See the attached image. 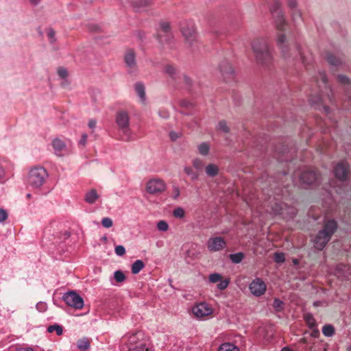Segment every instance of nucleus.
Wrapping results in <instances>:
<instances>
[{
    "mask_svg": "<svg viewBox=\"0 0 351 351\" xmlns=\"http://www.w3.org/2000/svg\"><path fill=\"white\" fill-rule=\"evenodd\" d=\"M252 47L258 64L267 66L272 62L271 51L266 39L261 38L254 40Z\"/></svg>",
    "mask_w": 351,
    "mask_h": 351,
    "instance_id": "obj_1",
    "label": "nucleus"
},
{
    "mask_svg": "<svg viewBox=\"0 0 351 351\" xmlns=\"http://www.w3.org/2000/svg\"><path fill=\"white\" fill-rule=\"evenodd\" d=\"M337 228L338 223L336 220L326 219L324 221L323 229L318 232L314 239V247L319 250L324 249L337 230Z\"/></svg>",
    "mask_w": 351,
    "mask_h": 351,
    "instance_id": "obj_2",
    "label": "nucleus"
},
{
    "mask_svg": "<svg viewBox=\"0 0 351 351\" xmlns=\"http://www.w3.org/2000/svg\"><path fill=\"white\" fill-rule=\"evenodd\" d=\"M315 81L319 88V93L315 97L311 96L308 99L312 105H319L322 103L325 94L330 101L332 100V90L328 86V79L324 72L319 71L315 77Z\"/></svg>",
    "mask_w": 351,
    "mask_h": 351,
    "instance_id": "obj_3",
    "label": "nucleus"
},
{
    "mask_svg": "<svg viewBox=\"0 0 351 351\" xmlns=\"http://www.w3.org/2000/svg\"><path fill=\"white\" fill-rule=\"evenodd\" d=\"M286 36L283 34H280L277 38V45L282 51V55L285 58L293 57V58H300L304 65L309 64V62L304 56L300 47L297 43H293L291 48L286 43Z\"/></svg>",
    "mask_w": 351,
    "mask_h": 351,
    "instance_id": "obj_4",
    "label": "nucleus"
},
{
    "mask_svg": "<svg viewBox=\"0 0 351 351\" xmlns=\"http://www.w3.org/2000/svg\"><path fill=\"white\" fill-rule=\"evenodd\" d=\"M115 122L118 128L123 132V138L125 141L131 139V132L130 129V116L127 111L121 110L117 112Z\"/></svg>",
    "mask_w": 351,
    "mask_h": 351,
    "instance_id": "obj_5",
    "label": "nucleus"
},
{
    "mask_svg": "<svg viewBox=\"0 0 351 351\" xmlns=\"http://www.w3.org/2000/svg\"><path fill=\"white\" fill-rule=\"evenodd\" d=\"M47 177L46 170L42 167H34L30 169L27 178L28 184L34 188L40 187Z\"/></svg>",
    "mask_w": 351,
    "mask_h": 351,
    "instance_id": "obj_6",
    "label": "nucleus"
},
{
    "mask_svg": "<svg viewBox=\"0 0 351 351\" xmlns=\"http://www.w3.org/2000/svg\"><path fill=\"white\" fill-rule=\"evenodd\" d=\"M281 6L282 3L280 0H274L270 6V11L274 18L276 28L278 30L283 31L287 25V22L281 10Z\"/></svg>",
    "mask_w": 351,
    "mask_h": 351,
    "instance_id": "obj_7",
    "label": "nucleus"
},
{
    "mask_svg": "<svg viewBox=\"0 0 351 351\" xmlns=\"http://www.w3.org/2000/svg\"><path fill=\"white\" fill-rule=\"evenodd\" d=\"M158 39L160 44L171 45L173 36L170 29V25L168 22L162 21L160 23V27L158 30Z\"/></svg>",
    "mask_w": 351,
    "mask_h": 351,
    "instance_id": "obj_8",
    "label": "nucleus"
},
{
    "mask_svg": "<svg viewBox=\"0 0 351 351\" xmlns=\"http://www.w3.org/2000/svg\"><path fill=\"white\" fill-rule=\"evenodd\" d=\"M62 299L68 306L75 309H82L84 306V300L74 291L65 293Z\"/></svg>",
    "mask_w": 351,
    "mask_h": 351,
    "instance_id": "obj_9",
    "label": "nucleus"
},
{
    "mask_svg": "<svg viewBox=\"0 0 351 351\" xmlns=\"http://www.w3.org/2000/svg\"><path fill=\"white\" fill-rule=\"evenodd\" d=\"M165 181L160 178L150 179L146 184V191L152 195H159L166 190Z\"/></svg>",
    "mask_w": 351,
    "mask_h": 351,
    "instance_id": "obj_10",
    "label": "nucleus"
},
{
    "mask_svg": "<svg viewBox=\"0 0 351 351\" xmlns=\"http://www.w3.org/2000/svg\"><path fill=\"white\" fill-rule=\"evenodd\" d=\"M319 178V174L315 169L307 168L300 174V181L302 184L311 185L316 183Z\"/></svg>",
    "mask_w": 351,
    "mask_h": 351,
    "instance_id": "obj_11",
    "label": "nucleus"
},
{
    "mask_svg": "<svg viewBox=\"0 0 351 351\" xmlns=\"http://www.w3.org/2000/svg\"><path fill=\"white\" fill-rule=\"evenodd\" d=\"M192 313L197 319H204L213 313V308L206 302H200L194 305Z\"/></svg>",
    "mask_w": 351,
    "mask_h": 351,
    "instance_id": "obj_12",
    "label": "nucleus"
},
{
    "mask_svg": "<svg viewBox=\"0 0 351 351\" xmlns=\"http://www.w3.org/2000/svg\"><path fill=\"white\" fill-rule=\"evenodd\" d=\"M249 289L252 295L259 297L265 293L267 286L262 279L256 278L251 282Z\"/></svg>",
    "mask_w": 351,
    "mask_h": 351,
    "instance_id": "obj_13",
    "label": "nucleus"
},
{
    "mask_svg": "<svg viewBox=\"0 0 351 351\" xmlns=\"http://www.w3.org/2000/svg\"><path fill=\"white\" fill-rule=\"evenodd\" d=\"M280 145L276 148L275 154H293L296 152L295 143L289 138L281 139Z\"/></svg>",
    "mask_w": 351,
    "mask_h": 351,
    "instance_id": "obj_14",
    "label": "nucleus"
},
{
    "mask_svg": "<svg viewBox=\"0 0 351 351\" xmlns=\"http://www.w3.org/2000/svg\"><path fill=\"white\" fill-rule=\"evenodd\" d=\"M334 173L339 181L346 180L349 173L348 164L344 162H339L334 168Z\"/></svg>",
    "mask_w": 351,
    "mask_h": 351,
    "instance_id": "obj_15",
    "label": "nucleus"
},
{
    "mask_svg": "<svg viewBox=\"0 0 351 351\" xmlns=\"http://www.w3.org/2000/svg\"><path fill=\"white\" fill-rule=\"evenodd\" d=\"M226 241L221 237H211L208 239L207 247L210 252H218L226 247Z\"/></svg>",
    "mask_w": 351,
    "mask_h": 351,
    "instance_id": "obj_16",
    "label": "nucleus"
},
{
    "mask_svg": "<svg viewBox=\"0 0 351 351\" xmlns=\"http://www.w3.org/2000/svg\"><path fill=\"white\" fill-rule=\"evenodd\" d=\"M124 62L132 73L136 69V55L133 49H128L124 55Z\"/></svg>",
    "mask_w": 351,
    "mask_h": 351,
    "instance_id": "obj_17",
    "label": "nucleus"
},
{
    "mask_svg": "<svg viewBox=\"0 0 351 351\" xmlns=\"http://www.w3.org/2000/svg\"><path fill=\"white\" fill-rule=\"evenodd\" d=\"M219 69L226 80H231L234 78V71L229 62L225 61L219 65Z\"/></svg>",
    "mask_w": 351,
    "mask_h": 351,
    "instance_id": "obj_18",
    "label": "nucleus"
},
{
    "mask_svg": "<svg viewBox=\"0 0 351 351\" xmlns=\"http://www.w3.org/2000/svg\"><path fill=\"white\" fill-rule=\"evenodd\" d=\"M336 275L341 279H348L351 276V266L340 263L336 267Z\"/></svg>",
    "mask_w": 351,
    "mask_h": 351,
    "instance_id": "obj_19",
    "label": "nucleus"
},
{
    "mask_svg": "<svg viewBox=\"0 0 351 351\" xmlns=\"http://www.w3.org/2000/svg\"><path fill=\"white\" fill-rule=\"evenodd\" d=\"M181 32L186 40L191 45L196 39V32L193 26L191 27H182Z\"/></svg>",
    "mask_w": 351,
    "mask_h": 351,
    "instance_id": "obj_20",
    "label": "nucleus"
},
{
    "mask_svg": "<svg viewBox=\"0 0 351 351\" xmlns=\"http://www.w3.org/2000/svg\"><path fill=\"white\" fill-rule=\"evenodd\" d=\"M143 335L141 332L131 334L127 337V346L132 345H138V343L146 344V341L143 338Z\"/></svg>",
    "mask_w": 351,
    "mask_h": 351,
    "instance_id": "obj_21",
    "label": "nucleus"
},
{
    "mask_svg": "<svg viewBox=\"0 0 351 351\" xmlns=\"http://www.w3.org/2000/svg\"><path fill=\"white\" fill-rule=\"evenodd\" d=\"M68 143L70 144L69 141L62 140L60 138H55L51 142V145L55 151L62 152L67 150L66 147Z\"/></svg>",
    "mask_w": 351,
    "mask_h": 351,
    "instance_id": "obj_22",
    "label": "nucleus"
},
{
    "mask_svg": "<svg viewBox=\"0 0 351 351\" xmlns=\"http://www.w3.org/2000/svg\"><path fill=\"white\" fill-rule=\"evenodd\" d=\"M327 62L333 66H339L343 64V59L340 57L336 56L334 53L328 52L325 56Z\"/></svg>",
    "mask_w": 351,
    "mask_h": 351,
    "instance_id": "obj_23",
    "label": "nucleus"
},
{
    "mask_svg": "<svg viewBox=\"0 0 351 351\" xmlns=\"http://www.w3.org/2000/svg\"><path fill=\"white\" fill-rule=\"evenodd\" d=\"M99 197V195L97 194V191L95 189H91L86 193L84 199L86 202L92 204H94Z\"/></svg>",
    "mask_w": 351,
    "mask_h": 351,
    "instance_id": "obj_24",
    "label": "nucleus"
},
{
    "mask_svg": "<svg viewBox=\"0 0 351 351\" xmlns=\"http://www.w3.org/2000/svg\"><path fill=\"white\" fill-rule=\"evenodd\" d=\"M135 90L140 97L141 100L144 102L145 101V88L142 82H136L135 84Z\"/></svg>",
    "mask_w": 351,
    "mask_h": 351,
    "instance_id": "obj_25",
    "label": "nucleus"
},
{
    "mask_svg": "<svg viewBox=\"0 0 351 351\" xmlns=\"http://www.w3.org/2000/svg\"><path fill=\"white\" fill-rule=\"evenodd\" d=\"M205 171L208 176L215 177L219 173V167L215 164H208L205 167Z\"/></svg>",
    "mask_w": 351,
    "mask_h": 351,
    "instance_id": "obj_26",
    "label": "nucleus"
},
{
    "mask_svg": "<svg viewBox=\"0 0 351 351\" xmlns=\"http://www.w3.org/2000/svg\"><path fill=\"white\" fill-rule=\"evenodd\" d=\"M77 346L82 351L87 350L90 348V340L87 337H83L77 341Z\"/></svg>",
    "mask_w": 351,
    "mask_h": 351,
    "instance_id": "obj_27",
    "label": "nucleus"
},
{
    "mask_svg": "<svg viewBox=\"0 0 351 351\" xmlns=\"http://www.w3.org/2000/svg\"><path fill=\"white\" fill-rule=\"evenodd\" d=\"M165 72L169 75V76L174 80H176L178 78V72L177 69L171 64H167L164 68Z\"/></svg>",
    "mask_w": 351,
    "mask_h": 351,
    "instance_id": "obj_28",
    "label": "nucleus"
},
{
    "mask_svg": "<svg viewBox=\"0 0 351 351\" xmlns=\"http://www.w3.org/2000/svg\"><path fill=\"white\" fill-rule=\"evenodd\" d=\"M304 319L306 322V324L311 329H313L316 328L317 323L316 320L315 319L314 317L311 313H306L304 315Z\"/></svg>",
    "mask_w": 351,
    "mask_h": 351,
    "instance_id": "obj_29",
    "label": "nucleus"
},
{
    "mask_svg": "<svg viewBox=\"0 0 351 351\" xmlns=\"http://www.w3.org/2000/svg\"><path fill=\"white\" fill-rule=\"evenodd\" d=\"M145 267V264L141 260H136L132 265V273L134 274H137Z\"/></svg>",
    "mask_w": 351,
    "mask_h": 351,
    "instance_id": "obj_30",
    "label": "nucleus"
},
{
    "mask_svg": "<svg viewBox=\"0 0 351 351\" xmlns=\"http://www.w3.org/2000/svg\"><path fill=\"white\" fill-rule=\"evenodd\" d=\"M322 333L324 336L330 337L335 334V328L331 324H326L322 328Z\"/></svg>",
    "mask_w": 351,
    "mask_h": 351,
    "instance_id": "obj_31",
    "label": "nucleus"
},
{
    "mask_svg": "<svg viewBox=\"0 0 351 351\" xmlns=\"http://www.w3.org/2000/svg\"><path fill=\"white\" fill-rule=\"evenodd\" d=\"M218 351H239V349L233 343H224L220 346Z\"/></svg>",
    "mask_w": 351,
    "mask_h": 351,
    "instance_id": "obj_32",
    "label": "nucleus"
},
{
    "mask_svg": "<svg viewBox=\"0 0 351 351\" xmlns=\"http://www.w3.org/2000/svg\"><path fill=\"white\" fill-rule=\"evenodd\" d=\"M128 351H148L146 344L138 343V345H132L127 346Z\"/></svg>",
    "mask_w": 351,
    "mask_h": 351,
    "instance_id": "obj_33",
    "label": "nucleus"
},
{
    "mask_svg": "<svg viewBox=\"0 0 351 351\" xmlns=\"http://www.w3.org/2000/svg\"><path fill=\"white\" fill-rule=\"evenodd\" d=\"M193 165L198 171H202L206 166V162L199 158L194 159L193 160Z\"/></svg>",
    "mask_w": 351,
    "mask_h": 351,
    "instance_id": "obj_34",
    "label": "nucleus"
},
{
    "mask_svg": "<svg viewBox=\"0 0 351 351\" xmlns=\"http://www.w3.org/2000/svg\"><path fill=\"white\" fill-rule=\"evenodd\" d=\"M244 258V254L242 252L231 254L230 255V259L233 263H240Z\"/></svg>",
    "mask_w": 351,
    "mask_h": 351,
    "instance_id": "obj_35",
    "label": "nucleus"
},
{
    "mask_svg": "<svg viewBox=\"0 0 351 351\" xmlns=\"http://www.w3.org/2000/svg\"><path fill=\"white\" fill-rule=\"evenodd\" d=\"M131 3L135 8L140 10L142 8L148 6L149 1V0H138L136 1H132Z\"/></svg>",
    "mask_w": 351,
    "mask_h": 351,
    "instance_id": "obj_36",
    "label": "nucleus"
},
{
    "mask_svg": "<svg viewBox=\"0 0 351 351\" xmlns=\"http://www.w3.org/2000/svg\"><path fill=\"white\" fill-rule=\"evenodd\" d=\"M217 130L226 134L229 133L230 130V128L227 125L226 121L224 120L220 121L219 122L217 125Z\"/></svg>",
    "mask_w": 351,
    "mask_h": 351,
    "instance_id": "obj_37",
    "label": "nucleus"
},
{
    "mask_svg": "<svg viewBox=\"0 0 351 351\" xmlns=\"http://www.w3.org/2000/svg\"><path fill=\"white\" fill-rule=\"evenodd\" d=\"M47 331L49 332H53V331H56V334L58 335H61L62 334L63 330L61 326L58 324H54L48 326Z\"/></svg>",
    "mask_w": 351,
    "mask_h": 351,
    "instance_id": "obj_38",
    "label": "nucleus"
},
{
    "mask_svg": "<svg viewBox=\"0 0 351 351\" xmlns=\"http://www.w3.org/2000/svg\"><path fill=\"white\" fill-rule=\"evenodd\" d=\"M337 80L340 84L347 86V88H350L351 85L350 79L346 75H339L337 76Z\"/></svg>",
    "mask_w": 351,
    "mask_h": 351,
    "instance_id": "obj_39",
    "label": "nucleus"
},
{
    "mask_svg": "<svg viewBox=\"0 0 351 351\" xmlns=\"http://www.w3.org/2000/svg\"><path fill=\"white\" fill-rule=\"evenodd\" d=\"M173 215L176 218L182 219L185 216V211L182 208L178 207L173 210Z\"/></svg>",
    "mask_w": 351,
    "mask_h": 351,
    "instance_id": "obj_40",
    "label": "nucleus"
},
{
    "mask_svg": "<svg viewBox=\"0 0 351 351\" xmlns=\"http://www.w3.org/2000/svg\"><path fill=\"white\" fill-rule=\"evenodd\" d=\"M210 149V145L204 142L198 146V151L199 154H208Z\"/></svg>",
    "mask_w": 351,
    "mask_h": 351,
    "instance_id": "obj_41",
    "label": "nucleus"
},
{
    "mask_svg": "<svg viewBox=\"0 0 351 351\" xmlns=\"http://www.w3.org/2000/svg\"><path fill=\"white\" fill-rule=\"evenodd\" d=\"M273 307L276 311H281L284 308V303L280 300L276 298L273 302Z\"/></svg>",
    "mask_w": 351,
    "mask_h": 351,
    "instance_id": "obj_42",
    "label": "nucleus"
},
{
    "mask_svg": "<svg viewBox=\"0 0 351 351\" xmlns=\"http://www.w3.org/2000/svg\"><path fill=\"white\" fill-rule=\"evenodd\" d=\"M209 281L211 283H217L221 280L222 276L217 273L211 274L208 277Z\"/></svg>",
    "mask_w": 351,
    "mask_h": 351,
    "instance_id": "obj_43",
    "label": "nucleus"
},
{
    "mask_svg": "<svg viewBox=\"0 0 351 351\" xmlns=\"http://www.w3.org/2000/svg\"><path fill=\"white\" fill-rule=\"evenodd\" d=\"M180 188L177 185L172 186V190L171 193V197L173 199H177L180 197Z\"/></svg>",
    "mask_w": 351,
    "mask_h": 351,
    "instance_id": "obj_44",
    "label": "nucleus"
},
{
    "mask_svg": "<svg viewBox=\"0 0 351 351\" xmlns=\"http://www.w3.org/2000/svg\"><path fill=\"white\" fill-rule=\"evenodd\" d=\"M114 278L117 282H122L125 279V274L121 271H116L114 273Z\"/></svg>",
    "mask_w": 351,
    "mask_h": 351,
    "instance_id": "obj_45",
    "label": "nucleus"
},
{
    "mask_svg": "<svg viewBox=\"0 0 351 351\" xmlns=\"http://www.w3.org/2000/svg\"><path fill=\"white\" fill-rule=\"evenodd\" d=\"M292 10V18L293 21L296 23L298 21H302L301 12L298 9L291 10Z\"/></svg>",
    "mask_w": 351,
    "mask_h": 351,
    "instance_id": "obj_46",
    "label": "nucleus"
},
{
    "mask_svg": "<svg viewBox=\"0 0 351 351\" xmlns=\"http://www.w3.org/2000/svg\"><path fill=\"white\" fill-rule=\"evenodd\" d=\"M157 228L160 231L165 232L169 229V225L165 221L161 220L158 222Z\"/></svg>",
    "mask_w": 351,
    "mask_h": 351,
    "instance_id": "obj_47",
    "label": "nucleus"
},
{
    "mask_svg": "<svg viewBox=\"0 0 351 351\" xmlns=\"http://www.w3.org/2000/svg\"><path fill=\"white\" fill-rule=\"evenodd\" d=\"M184 171L186 174L191 176L193 180H196L198 177V175L190 167H185Z\"/></svg>",
    "mask_w": 351,
    "mask_h": 351,
    "instance_id": "obj_48",
    "label": "nucleus"
},
{
    "mask_svg": "<svg viewBox=\"0 0 351 351\" xmlns=\"http://www.w3.org/2000/svg\"><path fill=\"white\" fill-rule=\"evenodd\" d=\"M274 261L278 263H283L285 261V254L280 252H276L274 254Z\"/></svg>",
    "mask_w": 351,
    "mask_h": 351,
    "instance_id": "obj_49",
    "label": "nucleus"
},
{
    "mask_svg": "<svg viewBox=\"0 0 351 351\" xmlns=\"http://www.w3.org/2000/svg\"><path fill=\"white\" fill-rule=\"evenodd\" d=\"M101 224L104 228H109L112 226V220L109 217H104L101 219Z\"/></svg>",
    "mask_w": 351,
    "mask_h": 351,
    "instance_id": "obj_50",
    "label": "nucleus"
},
{
    "mask_svg": "<svg viewBox=\"0 0 351 351\" xmlns=\"http://www.w3.org/2000/svg\"><path fill=\"white\" fill-rule=\"evenodd\" d=\"M230 280L228 278L226 280H222L219 281V283L217 285V288L220 290L226 289L229 285Z\"/></svg>",
    "mask_w": 351,
    "mask_h": 351,
    "instance_id": "obj_51",
    "label": "nucleus"
},
{
    "mask_svg": "<svg viewBox=\"0 0 351 351\" xmlns=\"http://www.w3.org/2000/svg\"><path fill=\"white\" fill-rule=\"evenodd\" d=\"M47 37L49 39L51 43H53L56 41V32L52 28H49L47 29Z\"/></svg>",
    "mask_w": 351,
    "mask_h": 351,
    "instance_id": "obj_52",
    "label": "nucleus"
},
{
    "mask_svg": "<svg viewBox=\"0 0 351 351\" xmlns=\"http://www.w3.org/2000/svg\"><path fill=\"white\" fill-rule=\"evenodd\" d=\"M182 132H176L174 131H171L169 132V138L172 141H176L177 139L182 136Z\"/></svg>",
    "mask_w": 351,
    "mask_h": 351,
    "instance_id": "obj_53",
    "label": "nucleus"
},
{
    "mask_svg": "<svg viewBox=\"0 0 351 351\" xmlns=\"http://www.w3.org/2000/svg\"><path fill=\"white\" fill-rule=\"evenodd\" d=\"M115 253L118 256H123L125 254V249L123 245H117L114 249Z\"/></svg>",
    "mask_w": 351,
    "mask_h": 351,
    "instance_id": "obj_54",
    "label": "nucleus"
},
{
    "mask_svg": "<svg viewBox=\"0 0 351 351\" xmlns=\"http://www.w3.org/2000/svg\"><path fill=\"white\" fill-rule=\"evenodd\" d=\"M36 309L40 312H45L47 309V305L45 302H39L36 304Z\"/></svg>",
    "mask_w": 351,
    "mask_h": 351,
    "instance_id": "obj_55",
    "label": "nucleus"
},
{
    "mask_svg": "<svg viewBox=\"0 0 351 351\" xmlns=\"http://www.w3.org/2000/svg\"><path fill=\"white\" fill-rule=\"evenodd\" d=\"M58 75L62 78V79H64L67 77L68 75V72H67V70L64 68H60L58 69Z\"/></svg>",
    "mask_w": 351,
    "mask_h": 351,
    "instance_id": "obj_56",
    "label": "nucleus"
},
{
    "mask_svg": "<svg viewBox=\"0 0 351 351\" xmlns=\"http://www.w3.org/2000/svg\"><path fill=\"white\" fill-rule=\"evenodd\" d=\"M287 3L291 10L296 9L297 0H287Z\"/></svg>",
    "mask_w": 351,
    "mask_h": 351,
    "instance_id": "obj_57",
    "label": "nucleus"
},
{
    "mask_svg": "<svg viewBox=\"0 0 351 351\" xmlns=\"http://www.w3.org/2000/svg\"><path fill=\"white\" fill-rule=\"evenodd\" d=\"M8 217L6 211L3 209H0V222L4 221Z\"/></svg>",
    "mask_w": 351,
    "mask_h": 351,
    "instance_id": "obj_58",
    "label": "nucleus"
},
{
    "mask_svg": "<svg viewBox=\"0 0 351 351\" xmlns=\"http://www.w3.org/2000/svg\"><path fill=\"white\" fill-rule=\"evenodd\" d=\"M87 138H88L87 134H83L82 135V136H81L80 140L79 141V145L84 146L86 145V143Z\"/></svg>",
    "mask_w": 351,
    "mask_h": 351,
    "instance_id": "obj_59",
    "label": "nucleus"
},
{
    "mask_svg": "<svg viewBox=\"0 0 351 351\" xmlns=\"http://www.w3.org/2000/svg\"><path fill=\"white\" fill-rule=\"evenodd\" d=\"M183 81L187 86H190L192 83V80L186 75H183Z\"/></svg>",
    "mask_w": 351,
    "mask_h": 351,
    "instance_id": "obj_60",
    "label": "nucleus"
},
{
    "mask_svg": "<svg viewBox=\"0 0 351 351\" xmlns=\"http://www.w3.org/2000/svg\"><path fill=\"white\" fill-rule=\"evenodd\" d=\"M180 105L182 107L189 108L190 106H192V104L186 100H183L180 102Z\"/></svg>",
    "mask_w": 351,
    "mask_h": 351,
    "instance_id": "obj_61",
    "label": "nucleus"
},
{
    "mask_svg": "<svg viewBox=\"0 0 351 351\" xmlns=\"http://www.w3.org/2000/svg\"><path fill=\"white\" fill-rule=\"evenodd\" d=\"M28 1H29V3L33 6L38 5L42 1V0H28Z\"/></svg>",
    "mask_w": 351,
    "mask_h": 351,
    "instance_id": "obj_62",
    "label": "nucleus"
},
{
    "mask_svg": "<svg viewBox=\"0 0 351 351\" xmlns=\"http://www.w3.org/2000/svg\"><path fill=\"white\" fill-rule=\"evenodd\" d=\"M97 121L95 119H90L88 121V127L90 128H94L96 126Z\"/></svg>",
    "mask_w": 351,
    "mask_h": 351,
    "instance_id": "obj_63",
    "label": "nucleus"
},
{
    "mask_svg": "<svg viewBox=\"0 0 351 351\" xmlns=\"http://www.w3.org/2000/svg\"><path fill=\"white\" fill-rule=\"evenodd\" d=\"M19 351H34V349H32V348H21L19 350Z\"/></svg>",
    "mask_w": 351,
    "mask_h": 351,
    "instance_id": "obj_64",
    "label": "nucleus"
}]
</instances>
